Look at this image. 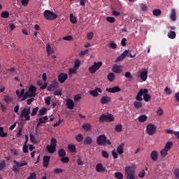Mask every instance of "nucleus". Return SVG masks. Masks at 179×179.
Returning a JSON list of instances; mask_svg holds the SVG:
<instances>
[{
  "mask_svg": "<svg viewBox=\"0 0 179 179\" xmlns=\"http://www.w3.org/2000/svg\"><path fill=\"white\" fill-rule=\"evenodd\" d=\"M96 143L100 146H104L107 145V143L108 145H111V142L110 140H107V136L104 134L100 135L96 138Z\"/></svg>",
  "mask_w": 179,
  "mask_h": 179,
  "instance_id": "nucleus-1",
  "label": "nucleus"
},
{
  "mask_svg": "<svg viewBox=\"0 0 179 179\" xmlns=\"http://www.w3.org/2000/svg\"><path fill=\"white\" fill-rule=\"evenodd\" d=\"M43 16L46 20H55L58 17V15L50 10H45L43 12Z\"/></svg>",
  "mask_w": 179,
  "mask_h": 179,
  "instance_id": "nucleus-2",
  "label": "nucleus"
},
{
  "mask_svg": "<svg viewBox=\"0 0 179 179\" xmlns=\"http://www.w3.org/2000/svg\"><path fill=\"white\" fill-rule=\"evenodd\" d=\"M99 122H113L114 115L113 114H102L99 118Z\"/></svg>",
  "mask_w": 179,
  "mask_h": 179,
  "instance_id": "nucleus-3",
  "label": "nucleus"
},
{
  "mask_svg": "<svg viewBox=\"0 0 179 179\" xmlns=\"http://www.w3.org/2000/svg\"><path fill=\"white\" fill-rule=\"evenodd\" d=\"M124 171L127 179H135V170L134 168L131 166H126Z\"/></svg>",
  "mask_w": 179,
  "mask_h": 179,
  "instance_id": "nucleus-4",
  "label": "nucleus"
},
{
  "mask_svg": "<svg viewBox=\"0 0 179 179\" xmlns=\"http://www.w3.org/2000/svg\"><path fill=\"white\" fill-rule=\"evenodd\" d=\"M103 65V62H94V64L89 67V72L90 73H95V72H97L100 68H101V66Z\"/></svg>",
  "mask_w": 179,
  "mask_h": 179,
  "instance_id": "nucleus-5",
  "label": "nucleus"
},
{
  "mask_svg": "<svg viewBox=\"0 0 179 179\" xmlns=\"http://www.w3.org/2000/svg\"><path fill=\"white\" fill-rule=\"evenodd\" d=\"M13 163H14V164H15V165L13 166V171H14V173H17L20 170L19 168L23 167V166H27V162H26L25 161L20 163L16 160H13Z\"/></svg>",
  "mask_w": 179,
  "mask_h": 179,
  "instance_id": "nucleus-6",
  "label": "nucleus"
},
{
  "mask_svg": "<svg viewBox=\"0 0 179 179\" xmlns=\"http://www.w3.org/2000/svg\"><path fill=\"white\" fill-rule=\"evenodd\" d=\"M157 127H156V125L153 124H148L147 125L146 132L148 135L152 136V135H155L156 133V129Z\"/></svg>",
  "mask_w": 179,
  "mask_h": 179,
  "instance_id": "nucleus-7",
  "label": "nucleus"
},
{
  "mask_svg": "<svg viewBox=\"0 0 179 179\" xmlns=\"http://www.w3.org/2000/svg\"><path fill=\"white\" fill-rule=\"evenodd\" d=\"M59 86V84L58 83V81H57V80H54L52 83L48 86V90L49 92H54V90L58 89Z\"/></svg>",
  "mask_w": 179,
  "mask_h": 179,
  "instance_id": "nucleus-8",
  "label": "nucleus"
},
{
  "mask_svg": "<svg viewBox=\"0 0 179 179\" xmlns=\"http://www.w3.org/2000/svg\"><path fill=\"white\" fill-rule=\"evenodd\" d=\"M36 92H37V87L34 85H31L28 89V91H27L29 97H36Z\"/></svg>",
  "mask_w": 179,
  "mask_h": 179,
  "instance_id": "nucleus-9",
  "label": "nucleus"
},
{
  "mask_svg": "<svg viewBox=\"0 0 179 179\" xmlns=\"http://www.w3.org/2000/svg\"><path fill=\"white\" fill-rule=\"evenodd\" d=\"M58 81L60 83H65V82L66 81V80L68 79V74L65 73H60L58 75L57 77Z\"/></svg>",
  "mask_w": 179,
  "mask_h": 179,
  "instance_id": "nucleus-10",
  "label": "nucleus"
},
{
  "mask_svg": "<svg viewBox=\"0 0 179 179\" xmlns=\"http://www.w3.org/2000/svg\"><path fill=\"white\" fill-rule=\"evenodd\" d=\"M96 173H107V169L103 166V164L99 163L95 167Z\"/></svg>",
  "mask_w": 179,
  "mask_h": 179,
  "instance_id": "nucleus-11",
  "label": "nucleus"
},
{
  "mask_svg": "<svg viewBox=\"0 0 179 179\" xmlns=\"http://www.w3.org/2000/svg\"><path fill=\"white\" fill-rule=\"evenodd\" d=\"M145 93H146V91L145 90V89H141L137 93V95L136 96V100H137V101H143V98H142V96L145 94Z\"/></svg>",
  "mask_w": 179,
  "mask_h": 179,
  "instance_id": "nucleus-12",
  "label": "nucleus"
},
{
  "mask_svg": "<svg viewBox=\"0 0 179 179\" xmlns=\"http://www.w3.org/2000/svg\"><path fill=\"white\" fill-rule=\"evenodd\" d=\"M128 54H129V51L126 50L116 59L115 62H121V61H123V59H125V58H127Z\"/></svg>",
  "mask_w": 179,
  "mask_h": 179,
  "instance_id": "nucleus-13",
  "label": "nucleus"
},
{
  "mask_svg": "<svg viewBox=\"0 0 179 179\" xmlns=\"http://www.w3.org/2000/svg\"><path fill=\"white\" fill-rule=\"evenodd\" d=\"M101 92H102L101 88L96 87L94 90H91L90 92V94L91 96H93V97H97L99 96V93H101Z\"/></svg>",
  "mask_w": 179,
  "mask_h": 179,
  "instance_id": "nucleus-14",
  "label": "nucleus"
},
{
  "mask_svg": "<svg viewBox=\"0 0 179 179\" xmlns=\"http://www.w3.org/2000/svg\"><path fill=\"white\" fill-rule=\"evenodd\" d=\"M121 90V88L118 86H115L113 87L106 88V92H108V93H118Z\"/></svg>",
  "mask_w": 179,
  "mask_h": 179,
  "instance_id": "nucleus-15",
  "label": "nucleus"
},
{
  "mask_svg": "<svg viewBox=\"0 0 179 179\" xmlns=\"http://www.w3.org/2000/svg\"><path fill=\"white\" fill-rule=\"evenodd\" d=\"M140 78L143 82H145L148 79V69H144L140 73Z\"/></svg>",
  "mask_w": 179,
  "mask_h": 179,
  "instance_id": "nucleus-16",
  "label": "nucleus"
},
{
  "mask_svg": "<svg viewBox=\"0 0 179 179\" xmlns=\"http://www.w3.org/2000/svg\"><path fill=\"white\" fill-rule=\"evenodd\" d=\"M51 159V157L48 156V155H45L43 157V167H45L47 169V167H48L49 164H50V159Z\"/></svg>",
  "mask_w": 179,
  "mask_h": 179,
  "instance_id": "nucleus-17",
  "label": "nucleus"
},
{
  "mask_svg": "<svg viewBox=\"0 0 179 179\" xmlns=\"http://www.w3.org/2000/svg\"><path fill=\"white\" fill-rule=\"evenodd\" d=\"M122 66H118L117 64H115L112 67L113 72H115V73H121L122 72Z\"/></svg>",
  "mask_w": 179,
  "mask_h": 179,
  "instance_id": "nucleus-18",
  "label": "nucleus"
},
{
  "mask_svg": "<svg viewBox=\"0 0 179 179\" xmlns=\"http://www.w3.org/2000/svg\"><path fill=\"white\" fill-rule=\"evenodd\" d=\"M100 101L101 104H108V103L111 101V97L108 96H103L101 98Z\"/></svg>",
  "mask_w": 179,
  "mask_h": 179,
  "instance_id": "nucleus-19",
  "label": "nucleus"
},
{
  "mask_svg": "<svg viewBox=\"0 0 179 179\" xmlns=\"http://www.w3.org/2000/svg\"><path fill=\"white\" fill-rule=\"evenodd\" d=\"M67 108L69 110H73V107H75V103H73V101L71 99H68L66 101Z\"/></svg>",
  "mask_w": 179,
  "mask_h": 179,
  "instance_id": "nucleus-20",
  "label": "nucleus"
},
{
  "mask_svg": "<svg viewBox=\"0 0 179 179\" xmlns=\"http://www.w3.org/2000/svg\"><path fill=\"white\" fill-rule=\"evenodd\" d=\"M26 115H30V108H24L20 114V118H23V117H26Z\"/></svg>",
  "mask_w": 179,
  "mask_h": 179,
  "instance_id": "nucleus-21",
  "label": "nucleus"
},
{
  "mask_svg": "<svg viewBox=\"0 0 179 179\" xmlns=\"http://www.w3.org/2000/svg\"><path fill=\"white\" fill-rule=\"evenodd\" d=\"M150 157L153 162H157V157H159V154L157 153V151H152L150 153Z\"/></svg>",
  "mask_w": 179,
  "mask_h": 179,
  "instance_id": "nucleus-22",
  "label": "nucleus"
},
{
  "mask_svg": "<svg viewBox=\"0 0 179 179\" xmlns=\"http://www.w3.org/2000/svg\"><path fill=\"white\" fill-rule=\"evenodd\" d=\"M145 93L143 95V100L145 101L147 103L152 99V96L150 94H148L149 93V90L148 89L145 88Z\"/></svg>",
  "mask_w": 179,
  "mask_h": 179,
  "instance_id": "nucleus-23",
  "label": "nucleus"
},
{
  "mask_svg": "<svg viewBox=\"0 0 179 179\" xmlns=\"http://www.w3.org/2000/svg\"><path fill=\"white\" fill-rule=\"evenodd\" d=\"M124 146H125V144L124 143H121L117 148V152L118 155H122V153H124Z\"/></svg>",
  "mask_w": 179,
  "mask_h": 179,
  "instance_id": "nucleus-24",
  "label": "nucleus"
},
{
  "mask_svg": "<svg viewBox=\"0 0 179 179\" xmlns=\"http://www.w3.org/2000/svg\"><path fill=\"white\" fill-rule=\"evenodd\" d=\"M46 149H47L48 153H55V152L57 150V147H54L53 145H48L46 146Z\"/></svg>",
  "mask_w": 179,
  "mask_h": 179,
  "instance_id": "nucleus-25",
  "label": "nucleus"
},
{
  "mask_svg": "<svg viewBox=\"0 0 179 179\" xmlns=\"http://www.w3.org/2000/svg\"><path fill=\"white\" fill-rule=\"evenodd\" d=\"M83 143L84 145H92L93 143V139L90 136H87L85 138Z\"/></svg>",
  "mask_w": 179,
  "mask_h": 179,
  "instance_id": "nucleus-26",
  "label": "nucleus"
},
{
  "mask_svg": "<svg viewBox=\"0 0 179 179\" xmlns=\"http://www.w3.org/2000/svg\"><path fill=\"white\" fill-rule=\"evenodd\" d=\"M170 17H171V20H173V22L177 20L176 10L174 9L171 10Z\"/></svg>",
  "mask_w": 179,
  "mask_h": 179,
  "instance_id": "nucleus-27",
  "label": "nucleus"
},
{
  "mask_svg": "<svg viewBox=\"0 0 179 179\" xmlns=\"http://www.w3.org/2000/svg\"><path fill=\"white\" fill-rule=\"evenodd\" d=\"M57 154L59 157H65L66 156V152L63 148L59 149Z\"/></svg>",
  "mask_w": 179,
  "mask_h": 179,
  "instance_id": "nucleus-28",
  "label": "nucleus"
},
{
  "mask_svg": "<svg viewBox=\"0 0 179 179\" xmlns=\"http://www.w3.org/2000/svg\"><path fill=\"white\" fill-rule=\"evenodd\" d=\"M107 78L109 82H114L115 80V74L114 73H109Z\"/></svg>",
  "mask_w": 179,
  "mask_h": 179,
  "instance_id": "nucleus-29",
  "label": "nucleus"
},
{
  "mask_svg": "<svg viewBox=\"0 0 179 179\" xmlns=\"http://www.w3.org/2000/svg\"><path fill=\"white\" fill-rule=\"evenodd\" d=\"M134 107L136 108V110H139V108H142L143 103L141 101H134Z\"/></svg>",
  "mask_w": 179,
  "mask_h": 179,
  "instance_id": "nucleus-30",
  "label": "nucleus"
},
{
  "mask_svg": "<svg viewBox=\"0 0 179 179\" xmlns=\"http://www.w3.org/2000/svg\"><path fill=\"white\" fill-rule=\"evenodd\" d=\"M67 148H68L69 152H71V153L76 152V146H75L74 144H69L67 145Z\"/></svg>",
  "mask_w": 179,
  "mask_h": 179,
  "instance_id": "nucleus-31",
  "label": "nucleus"
},
{
  "mask_svg": "<svg viewBox=\"0 0 179 179\" xmlns=\"http://www.w3.org/2000/svg\"><path fill=\"white\" fill-rule=\"evenodd\" d=\"M139 122H145L148 120V116L146 115H141L138 118Z\"/></svg>",
  "mask_w": 179,
  "mask_h": 179,
  "instance_id": "nucleus-32",
  "label": "nucleus"
},
{
  "mask_svg": "<svg viewBox=\"0 0 179 179\" xmlns=\"http://www.w3.org/2000/svg\"><path fill=\"white\" fill-rule=\"evenodd\" d=\"M4 101L9 104L13 101V98L10 97L9 95L4 96Z\"/></svg>",
  "mask_w": 179,
  "mask_h": 179,
  "instance_id": "nucleus-33",
  "label": "nucleus"
},
{
  "mask_svg": "<svg viewBox=\"0 0 179 179\" xmlns=\"http://www.w3.org/2000/svg\"><path fill=\"white\" fill-rule=\"evenodd\" d=\"M171 148H173V142L168 141L165 145L164 149L169 151L171 149Z\"/></svg>",
  "mask_w": 179,
  "mask_h": 179,
  "instance_id": "nucleus-34",
  "label": "nucleus"
},
{
  "mask_svg": "<svg viewBox=\"0 0 179 179\" xmlns=\"http://www.w3.org/2000/svg\"><path fill=\"white\" fill-rule=\"evenodd\" d=\"M46 51L48 57L51 55V54L54 53V50H51V45L50 44H47L46 45Z\"/></svg>",
  "mask_w": 179,
  "mask_h": 179,
  "instance_id": "nucleus-35",
  "label": "nucleus"
},
{
  "mask_svg": "<svg viewBox=\"0 0 179 179\" xmlns=\"http://www.w3.org/2000/svg\"><path fill=\"white\" fill-rule=\"evenodd\" d=\"M169 150H166V148H163L161 151H160V155H161V157L164 158L166 157V156L167 155H169Z\"/></svg>",
  "mask_w": 179,
  "mask_h": 179,
  "instance_id": "nucleus-36",
  "label": "nucleus"
},
{
  "mask_svg": "<svg viewBox=\"0 0 179 179\" xmlns=\"http://www.w3.org/2000/svg\"><path fill=\"white\" fill-rule=\"evenodd\" d=\"M70 22H71L73 24L78 23V20L76 19V17L73 15V13L70 14Z\"/></svg>",
  "mask_w": 179,
  "mask_h": 179,
  "instance_id": "nucleus-37",
  "label": "nucleus"
},
{
  "mask_svg": "<svg viewBox=\"0 0 179 179\" xmlns=\"http://www.w3.org/2000/svg\"><path fill=\"white\" fill-rule=\"evenodd\" d=\"M176 36V31H170L169 32H168V37H169V38H171V40L174 39Z\"/></svg>",
  "mask_w": 179,
  "mask_h": 179,
  "instance_id": "nucleus-38",
  "label": "nucleus"
},
{
  "mask_svg": "<svg viewBox=\"0 0 179 179\" xmlns=\"http://www.w3.org/2000/svg\"><path fill=\"white\" fill-rule=\"evenodd\" d=\"M0 136L1 138H6L8 136V133L3 131V127H0Z\"/></svg>",
  "mask_w": 179,
  "mask_h": 179,
  "instance_id": "nucleus-39",
  "label": "nucleus"
},
{
  "mask_svg": "<svg viewBox=\"0 0 179 179\" xmlns=\"http://www.w3.org/2000/svg\"><path fill=\"white\" fill-rule=\"evenodd\" d=\"M6 167V162H5V159H3L1 162H0V171L5 170Z\"/></svg>",
  "mask_w": 179,
  "mask_h": 179,
  "instance_id": "nucleus-40",
  "label": "nucleus"
},
{
  "mask_svg": "<svg viewBox=\"0 0 179 179\" xmlns=\"http://www.w3.org/2000/svg\"><path fill=\"white\" fill-rule=\"evenodd\" d=\"M152 14L154 16H160L162 15V10L160 9H155L152 10Z\"/></svg>",
  "mask_w": 179,
  "mask_h": 179,
  "instance_id": "nucleus-41",
  "label": "nucleus"
},
{
  "mask_svg": "<svg viewBox=\"0 0 179 179\" xmlns=\"http://www.w3.org/2000/svg\"><path fill=\"white\" fill-rule=\"evenodd\" d=\"M47 113V108H43L38 110V117H41V115H44Z\"/></svg>",
  "mask_w": 179,
  "mask_h": 179,
  "instance_id": "nucleus-42",
  "label": "nucleus"
},
{
  "mask_svg": "<svg viewBox=\"0 0 179 179\" xmlns=\"http://www.w3.org/2000/svg\"><path fill=\"white\" fill-rule=\"evenodd\" d=\"M1 17H3V19H8V17H9V12L8 11L1 12Z\"/></svg>",
  "mask_w": 179,
  "mask_h": 179,
  "instance_id": "nucleus-43",
  "label": "nucleus"
},
{
  "mask_svg": "<svg viewBox=\"0 0 179 179\" xmlns=\"http://www.w3.org/2000/svg\"><path fill=\"white\" fill-rule=\"evenodd\" d=\"M115 177L117 179H123L124 178V175L121 172H116L115 173Z\"/></svg>",
  "mask_w": 179,
  "mask_h": 179,
  "instance_id": "nucleus-44",
  "label": "nucleus"
},
{
  "mask_svg": "<svg viewBox=\"0 0 179 179\" xmlns=\"http://www.w3.org/2000/svg\"><path fill=\"white\" fill-rule=\"evenodd\" d=\"M115 131H116V132H121L122 131V124H117L115 127Z\"/></svg>",
  "mask_w": 179,
  "mask_h": 179,
  "instance_id": "nucleus-45",
  "label": "nucleus"
},
{
  "mask_svg": "<svg viewBox=\"0 0 179 179\" xmlns=\"http://www.w3.org/2000/svg\"><path fill=\"white\" fill-rule=\"evenodd\" d=\"M92 126L90 125V124H84L83 125V128L85 131H90V129H92Z\"/></svg>",
  "mask_w": 179,
  "mask_h": 179,
  "instance_id": "nucleus-46",
  "label": "nucleus"
},
{
  "mask_svg": "<svg viewBox=\"0 0 179 179\" xmlns=\"http://www.w3.org/2000/svg\"><path fill=\"white\" fill-rule=\"evenodd\" d=\"M77 142H82L83 141V134H79L76 136Z\"/></svg>",
  "mask_w": 179,
  "mask_h": 179,
  "instance_id": "nucleus-47",
  "label": "nucleus"
},
{
  "mask_svg": "<svg viewBox=\"0 0 179 179\" xmlns=\"http://www.w3.org/2000/svg\"><path fill=\"white\" fill-rule=\"evenodd\" d=\"M50 146H54L57 148V139L52 137L50 140Z\"/></svg>",
  "mask_w": 179,
  "mask_h": 179,
  "instance_id": "nucleus-48",
  "label": "nucleus"
},
{
  "mask_svg": "<svg viewBox=\"0 0 179 179\" xmlns=\"http://www.w3.org/2000/svg\"><path fill=\"white\" fill-rule=\"evenodd\" d=\"M124 76L125 78H127V79H129V80H132V79H134V77H132V74H131V72L129 71H127L124 73Z\"/></svg>",
  "mask_w": 179,
  "mask_h": 179,
  "instance_id": "nucleus-49",
  "label": "nucleus"
},
{
  "mask_svg": "<svg viewBox=\"0 0 179 179\" xmlns=\"http://www.w3.org/2000/svg\"><path fill=\"white\" fill-rule=\"evenodd\" d=\"M101 155H102V157H103L104 159H108V157H110V155H109L108 152H107V151H106V150H102V151H101Z\"/></svg>",
  "mask_w": 179,
  "mask_h": 179,
  "instance_id": "nucleus-50",
  "label": "nucleus"
},
{
  "mask_svg": "<svg viewBox=\"0 0 179 179\" xmlns=\"http://www.w3.org/2000/svg\"><path fill=\"white\" fill-rule=\"evenodd\" d=\"M164 92H165L166 94H167L168 96H170V94H171L173 93V91H171V89H170V87H166L164 88Z\"/></svg>",
  "mask_w": 179,
  "mask_h": 179,
  "instance_id": "nucleus-51",
  "label": "nucleus"
},
{
  "mask_svg": "<svg viewBox=\"0 0 179 179\" xmlns=\"http://www.w3.org/2000/svg\"><path fill=\"white\" fill-rule=\"evenodd\" d=\"M38 111V106H36V108H34L32 109V112L31 113V117H34L37 114V112Z\"/></svg>",
  "mask_w": 179,
  "mask_h": 179,
  "instance_id": "nucleus-52",
  "label": "nucleus"
},
{
  "mask_svg": "<svg viewBox=\"0 0 179 179\" xmlns=\"http://www.w3.org/2000/svg\"><path fill=\"white\" fill-rule=\"evenodd\" d=\"M38 121H41V122H43V124H45V122H47V121H48V117L44 116L43 117H40L38 119Z\"/></svg>",
  "mask_w": 179,
  "mask_h": 179,
  "instance_id": "nucleus-53",
  "label": "nucleus"
},
{
  "mask_svg": "<svg viewBox=\"0 0 179 179\" xmlns=\"http://www.w3.org/2000/svg\"><path fill=\"white\" fill-rule=\"evenodd\" d=\"M60 160L62 163H69V158L68 157H62Z\"/></svg>",
  "mask_w": 179,
  "mask_h": 179,
  "instance_id": "nucleus-54",
  "label": "nucleus"
},
{
  "mask_svg": "<svg viewBox=\"0 0 179 179\" xmlns=\"http://www.w3.org/2000/svg\"><path fill=\"white\" fill-rule=\"evenodd\" d=\"M106 20L109 23H115V18L114 17H107Z\"/></svg>",
  "mask_w": 179,
  "mask_h": 179,
  "instance_id": "nucleus-55",
  "label": "nucleus"
},
{
  "mask_svg": "<svg viewBox=\"0 0 179 179\" xmlns=\"http://www.w3.org/2000/svg\"><path fill=\"white\" fill-rule=\"evenodd\" d=\"M108 46L110 48H112V50H115V48H117V44H115L114 41H110Z\"/></svg>",
  "mask_w": 179,
  "mask_h": 179,
  "instance_id": "nucleus-56",
  "label": "nucleus"
},
{
  "mask_svg": "<svg viewBox=\"0 0 179 179\" xmlns=\"http://www.w3.org/2000/svg\"><path fill=\"white\" fill-rule=\"evenodd\" d=\"M53 172L55 174H61V173H64V169L57 168L54 169Z\"/></svg>",
  "mask_w": 179,
  "mask_h": 179,
  "instance_id": "nucleus-57",
  "label": "nucleus"
},
{
  "mask_svg": "<svg viewBox=\"0 0 179 179\" xmlns=\"http://www.w3.org/2000/svg\"><path fill=\"white\" fill-rule=\"evenodd\" d=\"M23 153H27L29 152V146L27 144H24L22 147Z\"/></svg>",
  "mask_w": 179,
  "mask_h": 179,
  "instance_id": "nucleus-58",
  "label": "nucleus"
},
{
  "mask_svg": "<svg viewBox=\"0 0 179 179\" xmlns=\"http://www.w3.org/2000/svg\"><path fill=\"white\" fill-rule=\"evenodd\" d=\"M80 66V60H76L74 63V68L76 69H79V67Z\"/></svg>",
  "mask_w": 179,
  "mask_h": 179,
  "instance_id": "nucleus-59",
  "label": "nucleus"
},
{
  "mask_svg": "<svg viewBox=\"0 0 179 179\" xmlns=\"http://www.w3.org/2000/svg\"><path fill=\"white\" fill-rule=\"evenodd\" d=\"M173 174L175 176V178L179 179V169H176L173 171Z\"/></svg>",
  "mask_w": 179,
  "mask_h": 179,
  "instance_id": "nucleus-60",
  "label": "nucleus"
},
{
  "mask_svg": "<svg viewBox=\"0 0 179 179\" xmlns=\"http://www.w3.org/2000/svg\"><path fill=\"white\" fill-rule=\"evenodd\" d=\"M94 34L93 32H88L87 34V40H93Z\"/></svg>",
  "mask_w": 179,
  "mask_h": 179,
  "instance_id": "nucleus-61",
  "label": "nucleus"
},
{
  "mask_svg": "<svg viewBox=\"0 0 179 179\" xmlns=\"http://www.w3.org/2000/svg\"><path fill=\"white\" fill-rule=\"evenodd\" d=\"M30 141L32 143H37V141H36V137L32 134H30Z\"/></svg>",
  "mask_w": 179,
  "mask_h": 179,
  "instance_id": "nucleus-62",
  "label": "nucleus"
},
{
  "mask_svg": "<svg viewBox=\"0 0 179 179\" xmlns=\"http://www.w3.org/2000/svg\"><path fill=\"white\" fill-rule=\"evenodd\" d=\"M157 115H163L164 114V111L162 108H159L157 111Z\"/></svg>",
  "mask_w": 179,
  "mask_h": 179,
  "instance_id": "nucleus-63",
  "label": "nucleus"
},
{
  "mask_svg": "<svg viewBox=\"0 0 179 179\" xmlns=\"http://www.w3.org/2000/svg\"><path fill=\"white\" fill-rule=\"evenodd\" d=\"M37 176L36 175V173H30L29 176L27 179H36Z\"/></svg>",
  "mask_w": 179,
  "mask_h": 179,
  "instance_id": "nucleus-64",
  "label": "nucleus"
}]
</instances>
